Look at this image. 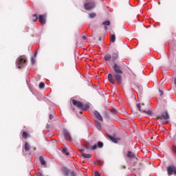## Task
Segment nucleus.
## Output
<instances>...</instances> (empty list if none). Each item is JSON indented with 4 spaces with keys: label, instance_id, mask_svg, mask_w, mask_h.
I'll list each match as a JSON object with an SVG mask.
<instances>
[{
    "label": "nucleus",
    "instance_id": "obj_2",
    "mask_svg": "<svg viewBox=\"0 0 176 176\" xmlns=\"http://www.w3.org/2000/svg\"><path fill=\"white\" fill-rule=\"evenodd\" d=\"M27 64V58L25 56H21L16 59V65L17 68H23Z\"/></svg>",
    "mask_w": 176,
    "mask_h": 176
},
{
    "label": "nucleus",
    "instance_id": "obj_4",
    "mask_svg": "<svg viewBox=\"0 0 176 176\" xmlns=\"http://www.w3.org/2000/svg\"><path fill=\"white\" fill-rule=\"evenodd\" d=\"M166 170H167V173H168V175H173V173L176 175V167H175V166H174V165L168 166L166 168Z\"/></svg>",
    "mask_w": 176,
    "mask_h": 176
},
{
    "label": "nucleus",
    "instance_id": "obj_13",
    "mask_svg": "<svg viewBox=\"0 0 176 176\" xmlns=\"http://www.w3.org/2000/svg\"><path fill=\"white\" fill-rule=\"evenodd\" d=\"M109 138L114 144H118V141L120 140V138H116L114 136H109Z\"/></svg>",
    "mask_w": 176,
    "mask_h": 176
},
{
    "label": "nucleus",
    "instance_id": "obj_18",
    "mask_svg": "<svg viewBox=\"0 0 176 176\" xmlns=\"http://www.w3.org/2000/svg\"><path fill=\"white\" fill-rule=\"evenodd\" d=\"M31 149V146H30V144L28 142H25V151L26 152H28Z\"/></svg>",
    "mask_w": 176,
    "mask_h": 176
},
{
    "label": "nucleus",
    "instance_id": "obj_7",
    "mask_svg": "<svg viewBox=\"0 0 176 176\" xmlns=\"http://www.w3.org/2000/svg\"><path fill=\"white\" fill-rule=\"evenodd\" d=\"M47 19V14H41L38 16V21L40 23H46Z\"/></svg>",
    "mask_w": 176,
    "mask_h": 176
},
{
    "label": "nucleus",
    "instance_id": "obj_22",
    "mask_svg": "<svg viewBox=\"0 0 176 176\" xmlns=\"http://www.w3.org/2000/svg\"><path fill=\"white\" fill-rule=\"evenodd\" d=\"M82 157H85V159H90L91 157V154H86V153H82Z\"/></svg>",
    "mask_w": 176,
    "mask_h": 176
},
{
    "label": "nucleus",
    "instance_id": "obj_40",
    "mask_svg": "<svg viewBox=\"0 0 176 176\" xmlns=\"http://www.w3.org/2000/svg\"><path fill=\"white\" fill-rule=\"evenodd\" d=\"M97 164H101V161H97Z\"/></svg>",
    "mask_w": 176,
    "mask_h": 176
},
{
    "label": "nucleus",
    "instance_id": "obj_45",
    "mask_svg": "<svg viewBox=\"0 0 176 176\" xmlns=\"http://www.w3.org/2000/svg\"><path fill=\"white\" fill-rule=\"evenodd\" d=\"M159 5H160V2H158Z\"/></svg>",
    "mask_w": 176,
    "mask_h": 176
},
{
    "label": "nucleus",
    "instance_id": "obj_12",
    "mask_svg": "<svg viewBox=\"0 0 176 176\" xmlns=\"http://www.w3.org/2000/svg\"><path fill=\"white\" fill-rule=\"evenodd\" d=\"M137 107H138V109H139V111H142L144 112V113H148V115H152V111L148 110V111H146L145 110L141 109V104L138 103Z\"/></svg>",
    "mask_w": 176,
    "mask_h": 176
},
{
    "label": "nucleus",
    "instance_id": "obj_23",
    "mask_svg": "<svg viewBox=\"0 0 176 176\" xmlns=\"http://www.w3.org/2000/svg\"><path fill=\"white\" fill-rule=\"evenodd\" d=\"M116 41V36L115 34H111V42L113 43Z\"/></svg>",
    "mask_w": 176,
    "mask_h": 176
},
{
    "label": "nucleus",
    "instance_id": "obj_26",
    "mask_svg": "<svg viewBox=\"0 0 176 176\" xmlns=\"http://www.w3.org/2000/svg\"><path fill=\"white\" fill-rule=\"evenodd\" d=\"M62 152L63 153H65L66 156L69 155V153L68 152V151H67V148H63Z\"/></svg>",
    "mask_w": 176,
    "mask_h": 176
},
{
    "label": "nucleus",
    "instance_id": "obj_39",
    "mask_svg": "<svg viewBox=\"0 0 176 176\" xmlns=\"http://www.w3.org/2000/svg\"><path fill=\"white\" fill-rule=\"evenodd\" d=\"M36 176H43V175H42V173H37V175H36Z\"/></svg>",
    "mask_w": 176,
    "mask_h": 176
},
{
    "label": "nucleus",
    "instance_id": "obj_30",
    "mask_svg": "<svg viewBox=\"0 0 176 176\" xmlns=\"http://www.w3.org/2000/svg\"><path fill=\"white\" fill-rule=\"evenodd\" d=\"M45 87V83L41 82L39 84V89H43Z\"/></svg>",
    "mask_w": 176,
    "mask_h": 176
},
{
    "label": "nucleus",
    "instance_id": "obj_33",
    "mask_svg": "<svg viewBox=\"0 0 176 176\" xmlns=\"http://www.w3.org/2000/svg\"><path fill=\"white\" fill-rule=\"evenodd\" d=\"M80 152H81V155H82V156L83 155V153H85L84 152H85V149H80Z\"/></svg>",
    "mask_w": 176,
    "mask_h": 176
},
{
    "label": "nucleus",
    "instance_id": "obj_34",
    "mask_svg": "<svg viewBox=\"0 0 176 176\" xmlns=\"http://www.w3.org/2000/svg\"><path fill=\"white\" fill-rule=\"evenodd\" d=\"M94 175L95 176H100V173L96 171V172H95Z\"/></svg>",
    "mask_w": 176,
    "mask_h": 176
},
{
    "label": "nucleus",
    "instance_id": "obj_31",
    "mask_svg": "<svg viewBox=\"0 0 176 176\" xmlns=\"http://www.w3.org/2000/svg\"><path fill=\"white\" fill-rule=\"evenodd\" d=\"M31 63H32V65H34V64H35V58H34V57L31 58Z\"/></svg>",
    "mask_w": 176,
    "mask_h": 176
},
{
    "label": "nucleus",
    "instance_id": "obj_19",
    "mask_svg": "<svg viewBox=\"0 0 176 176\" xmlns=\"http://www.w3.org/2000/svg\"><path fill=\"white\" fill-rule=\"evenodd\" d=\"M62 170L63 172L64 175H68V174L69 173V170H68V168H67L66 167H63L62 168Z\"/></svg>",
    "mask_w": 176,
    "mask_h": 176
},
{
    "label": "nucleus",
    "instance_id": "obj_16",
    "mask_svg": "<svg viewBox=\"0 0 176 176\" xmlns=\"http://www.w3.org/2000/svg\"><path fill=\"white\" fill-rule=\"evenodd\" d=\"M104 60L105 61H111V60H112V56L109 54H106L104 56Z\"/></svg>",
    "mask_w": 176,
    "mask_h": 176
},
{
    "label": "nucleus",
    "instance_id": "obj_3",
    "mask_svg": "<svg viewBox=\"0 0 176 176\" xmlns=\"http://www.w3.org/2000/svg\"><path fill=\"white\" fill-rule=\"evenodd\" d=\"M86 3L84 4L85 10H91L96 8V1L94 0H86Z\"/></svg>",
    "mask_w": 176,
    "mask_h": 176
},
{
    "label": "nucleus",
    "instance_id": "obj_24",
    "mask_svg": "<svg viewBox=\"0 0 176 176\" xmlns=\"http://www.w3.org/2000/svg\"><path fill=\"white\" fill-rule=\"evenodd\" d=\"M102 25H105L104 30H108V27H109V25H111V23H103Z\"/></svg>",
    "mask_w": 176,
    "mask_h": 176
},
{
    "label": "nucleus",
    "instance_id": "obj_37",
    "mask_svg": "<svg viewBox=\"0 0 176 176\" xmlns=\"http://www.w3.org/2000/svg\"><path fill=\"white\" fill-rule=\"evenodd\" d=\"M50 120H52V119H53V115L52 114H50Z\"/></svg>",
    "mask_w": 176,
    "mask_h": 176
},
{
    "label": "nucleus",
    "instance_id": "obj_27",
    "mask_svg": "<svg viewBox=\"0 0 176 176\" xmlns=\"http://www.w3.org/2000/svg\"><path fill=\"white\" fill-rule=\"evenodd\" d=\"M87 149H91L92 151H96V149H97V146L96 144H95L92 147H87Z\"/></svg>",
    "mask_w": 176,
    "mask_h": 176
},
{
    "label": "nucleus",
    "instance_id": "obj_25",
    "mask_svg": "<svg viewBox=\"0 0 176 176\" xmlns=\"http://www.w3.org/2000/svg\"><path fill=\"white\" fill-rule=\"evenodd\" d=\"M89 19H94L97 14L95 12H91L89 14Z\"/></svg>",
    "mask_w": 176,
    "mask_h": 176
},
{
    "label": "nucleus",
    "instance_id": "obj_32",
    "mask_svg": "<svg viewBox=\"0 0 176 176\" xmlns=\"http://www.w3.org/2000/svg\"><path fill=\"white\" fill-rule=\"evenodd\" d=\"M70 175H71V176H76V173H75V172H74V171H72V172L70 173Z\"/></svg>",
    "mask_w": 176,
    "mask_h": 176
},
{
    "label": "nucleus",
    "instance_id": "obj_20",
    "mask_svg": "<svg viewBox=\"0 0 176 176\" xmlns=\"http://www.w3.org/2000/svg\"><path fill=\"white\" fill-rule=\"evenodd\" d=\"M38 15L36 14H34L32 15V21L34 23H36V21H38Z\"/></svg>",
    "mask_w": 176,
    "mask_h": 176
},
{
    "label": "nucleus",
    "instance_id": "obj_41",
    "mask_svg": "<svg viewBox=\"0 0 176 176\" xmlns=\"http://www.w3.org/2000/svg\"><path fill=\"white\" fill-rule=\"evenodd\" d=\"M36 54H38V52H36L34 53V57L36 56Z\"/></svg>",
    "mask_w": 176,
    "mask_h": 176
},
{
    "label": "nucleus",
    "instance_id": "obj_10",
    "mask_svg": "<svg viewBox=\"0 0 176 176\" xmlns=\"http://www.w3.org/2000/svg\"><path fill=\"white\" fill-rule=\"evenodd\" d=\"M94 113L96 119H98V120H100V122H102V116L98 111H95Z\"/></svg>",
    "mask_w": 176,
    "mask_h": 176
},
{
    "label": "nucleus",
    "instance_id": "obj_36",
    "mask_svg": "<svg viewBox=\"0 0 176 176\" xmlns=\"http://www.w3.org/2000/svg\"><path fill=\"white\" fill-rule=\"evenodd\" d=\"M160 96H163V91L160 90Z\"/></svg>",
    "mask_w": 176,
    "mask_h": 176
},
{
    "label": "nucleus",
    "instance_id": "obj_38",
    "mask_svg": "<svg viewBox=\"0 0 176 176\" xmlns=\"http://www.w3.org/2000/svg\"><path fill=\"white\" fill-rule=\"evenodd\" d=\"M167 123H168V121H165L162 123V124H167Z\"/></svg>",
    "mask_w": 176,
    "mask_h": 176
},
{
    "label": "nucleus",
    "instance_id": "obj_35",
    "mask_svg": "<svg viewBox=\"0 0 176 176\" xmlns=\"http://www.w3.org/2000/svg\"><path fill=\"white\" fill-rule=\"evenodd\" d=\"M82 39H84V41H86V39H87V36H82Z\"/></svg>",
    "mask_w": 176,
    "mask_h": 176
},
{
    "label": "nucleus",
    "instance_id": "obj_28",
    "mask_svg": "<svg viewBox=\"0 0 176 176\" xmlns=\"http://www.w3.org/2000/svg\"><path fill=\"white\" fill-rule=\"evenodd\" d=\"M22 136L23 138H27V137H28V133L26 131H23L22 133Z\"/></svg>",
    "mask_w": 176,
    "mask_h": 176
},
{
    "label": "nucleus",
    "instance_id": "obj_14",
    "mask_svg": "<svg viewBox=\"0 0 176 176\" xmlns=\"http://www.w3.org/2000/svg\"><path fill=\"white\" fill-rule=\"evenodd\" d=\"M39 160L42 166H46V161L45 160V158H43V156L39 157Z\"/></svg>",
    "mask_w": 176,
    "mask_h": 176
},
{
    "label": "nucleus",
    "instance_id": "obj_29",
    "mask_svg": "<svg viewBox=\"0 0 176 176\" xmlns=\"http://www.w3.org/2000/svg\"><path fill=\"white\" fill-rule=\"evenodd\" d=\"M98 148H102V146H104V144L101 142H99L98 143Z\"/></svg>",
    "mask_w": 176,
    "mask_h": 176
},
{
    "label": "nucleus",
    "instance_id": "obj_21",
    "mask_svg": "<svg viewBox=\"0 0 176 176\" xmlns=\"http://www.w3.org/2000/svg\"><path fill=\"white\" fill-rule=\"evenodd\" d=\"M89 104H82V107H81V109H82V111H87V109H89Z\"/></svg>",
    "mask_w": 176,
    "mask_h": 176
},
{
    "label": "nucleus",
    "instance_id": "obj_17",
    "mask_svg": "<svg viewBox=\"0 0 176 176\" xmlns=\"http://www.w3.org/2000/svg\"><path fill=\"white\" fill-rule=\"evenodd\" d=\"M127 156L128 157H129V159H134V157H135V154H134L131 151H129Z\"/></svg>",
    "mask_w": 176,
    "mask_h": 176
},
{
    "label": "nucleus",
    "instance_id": "obj_9",
    "mask_svg": "<svg viewBox=\"0 0 176 176\" xmlns=\"http://www.w3.org/2000/svg\"><path fill=\"white\" fill-rule=\"evenodd\" d=\"M118 57H119V54H118V52L113 53L111 55V61L113 63H115V61L118 60Z\"/></svg>",
    "mask_w": 176,
    "mask_h": 176
},
{
    "label": "nucleus",
    "instance_id": "obj_44",
    "mask_svg": "<svg viewBox=\"0 0 176 176\" xmlns=\"http://www.w3.org/2000/svg\"><path fill=\"white\" fill-rule=\"evenodd\" d=\"M34 151H36V148H34Z\"/></svg>",
    "mask_w": 176,
    "mask_h": 176
},
{
    "label": "nucleus",
    "instance_id": "obj_5",
    "mask_svg": "<svg viewBox=\"0 0 176 176\" xmlns=\"http://www.w3.org/2000/svg\"><path fill=\"white\" fill-rule=\"evenodd\" d=\"M157 119H164L165 120H167L170 119V116L168 115V113L167 111H164L162 113L161 116H158L157 117Z\"/></svg>",
    "mask_w": 176,
    "mask_h": 176
},
{
    "label": "nucleus",
    "instance_id": "obj_42",
    "mask_svg": "<svg viewBox=\"0 0 176 176\" xmlns=\"http://www.w3.org/2000/svg\"><path fill=\"white\" fill-rule=\"evenodd\" d=\"M104 23H110V21H104Z\"/></svg>",
    "mask_w": 176,
    "mask_h": 176
},
{
    "label": "nucleus",
    "instance_id": "obj_43",
    "mask_svg": "<svg viewBox=\"0 0 176 176\" xmlns=\"http://www.w3.org/2000/svg\"><path fill=\"white\" fill-rule=\"evenodd\" d=\"M139 21H144V20H139Z\"/></svg>",
    "mask_w": 176,
    "mask_h": 176
},
{
    "label": "nucleus",
    "instance_id": "obj_6",
    "mask_svg": "<svg viewBox=\"0 0 176 176\" xmlns=\"http://www.w3.org/2000/svg\"><path fill=\"white\" fill-rule=\"evenodd\" d=\"M63 135L65 140H67V141H72V138L71 137V134H69V132L68 131V130L64 129Z\"/></svg>",
    "mask_w": 176,
    "mask_h": 176
},
{
    "label": "nucleus",
    "instance_id": "obj_8",
    "mask_svg": "<svg viewBox=\"0 0 176 176\" xmlns=\"http://www.w3.org/2000/svg\"><path fill=\"white\" fill-rule=\"evenodd\" d=\"M73 105H75V107H77V108H80L81 109L82 107H83V103L80 101H77L75 99L72 100Z\"/></svg>",
    "mask_w": 176,
    "mask_h": 176
},
{
    "label": "nucleus",
    "instance_id": "obj_1",
    "mask_svg": "<svg viewBox=\"0 0 176 176\" xmlns=\"http://www.w3.org/2000/svg\"><path fill=\"white\" fill-rule=\"evenodd\" d=\"M113 69L115 73L114 78L118 82V84L122 83V75H123V69L120 65H118L116 63H113Z\"/></svg>",
    "mask_w": 176,
    "mask_h": 176
},
{
    "label": "nucleus",
    "instance_id": "obj_11",
    "mask_svg": "<svg viewBox=\"0 0 176 176\" xmlns=\"http://www.w3.org/2000/svg\"><path fill=\"white\" fill-rule=\"evenodd\" d=\"M108 80L111 83L112 85H115V80L113 79V76L112 74H109L107 76Z\"/></svg>",
    "mask_w": 176,
    "mask_h": 176
},
{
    "label": "nucleus",
    "instance_id": "obj_15",
    "mask_svg": "<svg viewBox=\"0 0 176 176\" xmlns=\"http://www.w3.org/2000/svg\"><path fill=\"white\" fill-rule=\"evenodd\" d=\"M95 124L96 129H98V130L100 131L101 129H102V127L101 126V123H100V122L98 121H95Z\"/></svg>",
    "mask_w": 176,
    "mask_h": 176
}]
</instances>
